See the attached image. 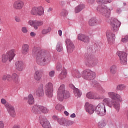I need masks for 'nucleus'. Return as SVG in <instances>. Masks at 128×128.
I'll list each match as a JSON object with an SVG mask.
<instances>
[{
	"label": "nucleus",
	"instance_id": "nucleus-40",
	"mask_svg": "<svg viewBox=\"0 0 128 128\" xmlns=\"http://www.w3.org/2000/svg\"><path fill=\"white\" fill-rule=\"evenodd\" d=\"M98 4H110L112 2V0H96Z\"/></svg>",
	"mask_w": 128,
	"mask_h": 128
},
{
	"label": "nucleus",
	"instance_id": "nucleus-24",
	"mask_svg": "<svg viewBox=\"0 0 128 128\" xmlns=\"http://www.w3.org/2000/svg\"><path fill=\"white\" fill-rule=\"evenodd\" d=\"M24 100H28L27 102L30 106H32L34 104V98L32 94H29L28 96L24 97Z\"/></svg>",
	"mask_w": 128,
	"mask_h": 128
},
{
	"label": "nucleus",
	"instance_id": "nucleus-22",
	"mask_svg": "<svg viewBox=\"0 0 128 128\" xmlns=\"http://www.w3.org/2000/svg\"><path fill=\"white\" fill-rule=\"evenodd\" d=\"M24 2L22 0H18L14 2L13 4V8L15 10H22L24 8Z\"/></svg>",
	"mask_w": 128,
	"mask_h": 128
},
{
	"label": "nucleus",
	"instance_id": "nucleus-64",
	"mask_svg": "<svg viewBox=\"0 0 128 128\" xmlns=\"http://www.w3.org/2000/svg\"><path fill=\"white\" fill-rule=\"evenodd\" d=\"M52 118H53L54 120H58V117L56 116H53Z\"/></svg>",
	"mask_w": 128,
	"mask_h": 128
},
{
	"label": "nucleus",
	"instance_id": "nucleus-4",
	"mask_svg": "<svg viewBox=\"0 0 128 128\" xmlns=\"http://www.w3.org/2000/svg\"><path fill=\"white\" fill-rule=\"evenodd\" d=\"M96 10L98 14H101L107 18L110 16V9L108 8L104 4L99 5L96 8Z\"/></svg>",
	"mask_w": 128,
	"mask_h": 128
},
{
	"label": "nucleus",
	"instance_id": "nucleus-1",
	"mask_svg": "<svg viewBox=\"0 0 128 128\" xmlns=\"http://www.w3.org/2000/svg\"><path fill=\"white\" fill-rule=\"evenodd\" d=\"M33 56L36 57V62L39 66H44L50 64L52 56L50 53H47L44 50H40L38 47H34L32 51Z\"/></svg>",
	"mask_w": 128,
	"mask_h": 128
},
{
	"label": "nucleus",
	"instance_id": "nucleus-39",
	"mask_svg": "<svg viewBox=\"0 0 128 128\" xmlns=\"http://www.w3.org/2000/svg\"><path fill=\"white\" fill-rule=\"evenodd\" d=\"M110 74L114 75L116 74V65H112L110 68Z\"/></svg>",
	"mask_w": 128,
	"mask_h": 128
},
{
	"label": "nucleus",
	"instance_id": "nucleus-10",
	"mask_svg": "<svg viewBox=\"0 0 128 128\" xmlns=\"http://www.w3.org/2000/svg\"><path fill=\"white\" fill-rule=\"evenodd\" d=\"M98 64V60L90 56H88L85 61V64L86 66H89L90 68H94Z\"/></svg>",
	"mask_w": 128,
	"mask_h": 128
},
{
	"label": "nucleus",
	"instance_id": "nucleus-41",
	"mask_svg": "<svg viewBox=\"0 0 128 128\" xmlns=\"http://www.w3.org/2000/svg\"><path fill=\"white\" fill-rule=\"evenodd\" d=\"M56 50L58 52H62L64 48H62V44L60 42H58L56 46Z\"/></svg>",
	"mask_w": 128,
	"mask_h": 128
},
{
	"label": "nucleus",
	"instance_id": "nucleus-58",
	"mask_svg": "<svg viewBox=\"0 0 128 128\" xmlns=\"http://www.w3.org/2000/svg\"><path fill=\"white\" fill-rule=\"evenodd\" d=\"M116 12H117V14H120V12H122V10L120 8H117Z\"/></svg>",
	"mask_w": 128,
	"mask_h": 128
},
{
	"label": "nucleus",
	"instance_id": "nucleus-29",
	"mask_svg": "<svg viewBox=\"0 0 128 128\" xmlns=\"http://www.w3.org/2000/svg\"><path fill=\"white\" fill-rule=\"evenodd\" d=\"M30 52V46L28 44H24L22 46V53L24 56L28 54Z\"/></svg>",
	"mask_w": 128,
	"mask_h": 128
},
{
	"label": "nucleus",
	"instance_id": "nucleus-8",
	"mask_svg": "<svg viewBox=\"0 0 128 128\" xmlns=\"http://www.w3.org/2000/svg\"><path fill=\"white\" fill-rule=\"evenodd\" d=\"M95 112L96 114L100 116H104L106 114V106L102 102L99 103L96 106Z\"/></svg>",
	"mask_w": 128,
	"mask_h": 128
},
{
	"label": "nucleus",
	"instance_id": "nucleus-53",
	"mask_svg": "<svg viewBox=\"0 0 128 128\" xmlns=\"http://www.w3.org/2000/svg\"><path fill=\"white\" fill-rule=\"evenodd\" d=\"M7 76V80L8 82H10L12 80V76L10 74H6Z\"/></svg>",
	"mask_w": 128,
	"mask_h": 128
},
{
	"label": "nucleus",
	"instance_id": "nucleus-6",
	"mask_svg": "<svg viewBox=\"0 0 128 128\" xmlns=\"http://www.w3.org/2000/svg\"><path fill=\"white\" fill-rule=\"evenodd\" d=\"M96 72L90 69L84 70L82 73V78L86 80H92L96 78Z\"/></svg>",
	"mask_w": 128,
	"mask_h": 128
},
{
	"label": "nucleus",
	"instance_id": "nucleus-16",
	"mask_svg": "<svg viewBox=\"0 0 128 128\" xmlns=\"http://www.w3.org/2000/svg\"><path fill=\"white\" fill-rule=\"evenodd\" d=\"M28 24L33 26L34 30H38L39 26H42L44 24V22L40 20H30L28 21Z\"/></svg>",
	"mask_w": 128,
	"mask_h": 128
},
{
	"label": "nucleus",
	"instance_id": "nucleus-7",
	"mask_svg": "<svg viewBox=\"0 0 128 128\" xmlns=\"http://www.w3.org/2000/svg\"><path fill=\"white\" fill-rule=\"evenodd\" d=\"M1 103L2 104H4L10 116L14 118V116H16V110H14V108L12 104L6 103V100L4 98L1 99Z\"/></svg>",
	"mask_w": 128,
	"mask_h": 128
},
{
	"label": "nucleus",
	"instance_id": "nucleus-21",
	"mask_svg": "<svg viewBox=\"0 0 128 128\" xmlns=\"http://www.w3.org/2000/svg\"><path fill=\"white\" fill-rule=\"evenodd\" d=\"M85 110L89 114H92L94 112V106L90 104L88 102H86L84 106Z\"/></svg>",
	"mask_w": 128,
	"mask_h": 128
},
{
	"label": "nucleus",
	"instance_id": "nucleus-28",
	"mask_svg": "<svg viewBox=\"0 0 128 128\" xmlns=\"http://www.w3.org/2000/svg\"><path fill=\"white\" fill-rule=\"evenodd\" d=\"M86 98L92 100H100V96L92 92H89L86 95Z\"/></svg>",
	"mask_w": 128,
	"mask_h": 128
},
{
	"label": "nucleus",
	"instance_id": "nucleus-15",
	"mask_svg": "<svg viewBox=\"0 0 128 128\" xmlns=\"http://www.w3.org/2000/svg\"><path fill=\"white\" fill-rule=\"evenodd\" d=\"M106 36H107L108 41V44H112L116 40V34L110 30H108L106 32Z\"/></svg>",
	"mask_w": 128,
	"mask_h": 128
},
{
	"label": "nucleus",
	"instance_id": "nucleus-27",
	"mask_svg": "<svg viewBox=\"0 0 128 128\" xmlns=\"http://www.w3.org/2000/svg\"><path fill=\"white\" fill-rule=\"evenodd\" d=\"M36 94L37 96H44V85L42 84H41L36 90Z\"/></svg>",
	"mask_w": 128,
	"mask_h": 128
},
{
	"label": "nucleus",
	"instance_id": "nucleus-19",
	"mask_svg": "<svg viewBox=\"0 0 128 128\" xmlns=\"http://www.w3.org/2000/svg\"><path fill=\"white\" fill-rule=\"evenodd\" d=\"M58 122L60 126H70L72 124V122L66 120L64 118H60L58 119Z\"/></svg>",
	"mask_w": 128,
	"mask_h": 128
},
{
	"label": "nucleus",
	"instance_id": "nucleus-56",
	"mask_svg": "<svg viewBox=\"0 0 128 128\" xmlns=\"http://www.w3.org/2000/svg\"><path fill=\"white\" fill-rule=\"evenodd\" d=\"M2 80H7V75H6V74L3 75V76L2 77Z\"/></svg>",
	"mask_w": 128,
	"mask_h": 128
},
{
	"label": "nucleus",
	"instance_id": "nucleus-48",
	"mask_svg": "<svg viewBox=\"0 0 128 128\" xmlns=\"http://www.w3.org/2000/svg\"><path fill=\"white\" fill-rule=\"evenodd\" d=\"M97 90L98 92H100V94H102L106 92V90H104V88L100 86L97 88Z\"/></svg>",
	"mask_w": 128,
	"mask_h": 128
},
{
	"label": "nucleus",
	"instance_id": "nucleus-20",
	"mask_svg": "<svg viewBox=\"0 0 128 128\" xmlns=\"http://www.w3.org/2000/svg\"><path fill=\"white\" fill-rule=\"evenodd\" d=\"M100 46L102 43L100 42H96L94 45L90 46L89 48L88 49V52H96V50H100Z\"/></svg>",
	"mask_w": 128,
	"mask_h": 128
},
{
	"label": "nucleus",
	"instance_id": "nucleus-61",
	"mask_svg": "<svg viewBox=\"0 0 128 128\" xmlns=\"http://www.w3.org/2000/svg\"><path fill=\"white\" fill-rule=\"evenodd\" d=\"M58 35L60 36H62V30H59L58 31Z\"/></svg>",
	"mask_w": 128,
	"mask_h": 128
},
{
	"label": "nucleus",
	"instance_id": "nucleus-54",
	"mask_svg": "<svg viewBox=\"0 0 128 128\" xmlns=\"http://www.w3.org/2000/svg\"><path fill=\"white\" fill-rule=\"evenodd\" d=\"M4 128V122L0 121V128Z\"/></svg>",
	"mask_w": 128,
	"mask_h": 128
},
{
	"label": "nucleus",
	"instance_id": "nucleus-62",
	"mask_svg": "<svg viewBox=\"0 0 128 128\" xmlns=\"http://www.w3.org/2000/svg\"><path fill=\"white\" fill-rule=\"evenodd\" d=\"M64 115H65V116H68V114H70L68 113V112L67 111H64Z\"/></svg>",
	"mask_w": 128,
	"mask_h": 128
},
{
	"label": "nucleus",
	"instance_id": "nucleus-49",
	"mask_svg": "<svg viewBox=\"0 0 128 128\" xmlns=\"http://www.w3.org/2000/svg\"><path fill=\"white\" fill-rule=\"evenodd\" d=\"M68 14V11L66 10H63L60 13V16H66Z\"/></svg>",
	"mask_w": 128,
	"mask_h": 128
},
{
	"label": "nucleus",
	"instance_id": "nucleus-35",
	"mask_svg": "<svg viewBox=\"0 0 128 128\" xmlns=\"http://www.w3.org/2000/svg\"><path fill=\"white\" fill-rule=\"evenodd\" d=\"M84 8V5L81 4L76 7L74 12L75 14H78V12H82V10Z\"/></svg>",
	"mask_w": 128,
	"mask_h": 128
},
{
	"label": "nucleus",
	"instance_id": "nucleus-9",
	"mask_svg": "<svg viewBox=\"0 0 128 128\" xmlns=\"http://www.w3.org/2000/svg\"><path fill=\"white\" fill-rule=\"evenodd\" d=\"M40 111L44 114H48V110L42 106L36 104L32 106V112H34V114H38Z\"/></svg>",
	"mask_w": 128,
	"mask_h": 128
},
{
	"label": "nucleus",
	"instance_id": "nucleus-63",
	"mask_svg": "<svg viewBox=\"0 0 128 128\" xmlns=\"http://www.w3.org/2000/svg\"><path fill=\"white\" fill-rule=\"evenodd\" d=\"M52 8H50L48 9V12H52Z\"/></svg>",
	"mask_w": 128,
	"mask_h": 128
},
{
	"label": "nucleus",
	"instance_id": "nucleus-11",
	"mask_svg": "<svg viewBox=\"0 0 128 128\" xmlns=\"http://www.w3.org/2000/svg\"><path fill=\"white\" fill-rule=\"evenodd\" d=\"M122 24V22L115 18H112L110 20V26L113 32H116L120 30V26Z\"/></svg>",
	"mask_w": 128,
	"mask_h": 128
},
{
	"label": "nucleus",
	"instance_id": "nucleus-52",
	"mask_svg": "<svg viewBox=\"0 0 128 128\" xmlns=\"http://www.w3.org/2000/svg\"><path fill=\"white\" fill-rule=\"evenodd\" d=\"M14 20L16 22H21L20 18L18 16H15Z\"/></svg>",
	"mask_w": 128,
	"mask_h": 128
},
{
	"label": "nucleus",
	"instance_id": "nucleus-44",
	"mask_svg": "<svg viewBox=\"0 0 128 128\" xmlns=\"http://www.w3.org/2000/svg\"><path fill=\"white\" fill-rule=\"evenodd\" d=\"M126 88V86L124 84H120L116 87L117 90H124Z\"/></svg>",
	"mask_w": 128,
	"mask_h": 128
},
{
	"label": "nucleus",
	"instance_id": "nucleus-50",
	"mask_svg": "<svg viewBox=\"0 0 128 128\" xmlns=\"http://www.w3.org/2000/svg\"><path fill=\"white\" fill-rule=\"evenodd\" d=\"M54 70H52L50 72H49V76L50 78H54Z\"/></svg>",
	"mask_w": 128,
	"mask_h": 128
},
{
	"label": "nucleus",
	"instance_id": "nucleus-32",
	"mask_svg": "<svg viewBox=\"0 0 128 128\" xmlns=\"http://www.w3.org/2000/svg\"><path fill=\"white\" fill-rule=\"evenodd\" d=\"M66 70H64L62 71V72L59 74L58 76V78L60 80H64L66 78Z\"/></svg>",
	"mask_w": 128,
	"mask_h": 128
},
{
	"label": "nucleus",
	"instance_id": "nucleus-12",
	"mask_svg": "<svg viewBox=\"0 0 128 128\" xmlns=\"http://www.w3.org/2000/svg\"><path fill=\"white\" fill-rule=\"evenodd\" d=\"M45 94L48 98H52L54 92V85L51 82L46 84L45 88Z\"/></svg>",
	"mask_w": 128,
	"mask_h": 128
},
{
	"label": "nucleus",
	"instance_id": "nucleus-23",
	"mask_svg": "<svg viewBox=\"0 0 128 128\" xmlns=\"http://www.w3.org/2000/svg\"><path fill=\"white\" fill-rule=\"evenodd\" d=\"M42 78V72L40 70H36L34 73V80L36 82H40Z\"/></svg>",
	"mask_w": 128,
	"mask_h": 128
},
{
	"label": "nucleus",
	"instance_id": "nucleus-34",
	"mask_svg": "<svg viewBox=\"0 0 128 128\" xmlns=\"http://www.w3.org/2000/svg\"><path fill=\"white\" fill-rule=\"evenodd\" d=\"M72 75L74 78H80L82 77V74L78 70L72 71Z\"/></svg>",
	"mask_w": 128,
	"mask_h": 128
},
{
	"label": "nucleus",
	"instance_id": "nucleus-31",
	"mask_svg": "<svg viewBox=\"0 0 128 128\" xmlns=\"http://www.w3.org/2000/svg\"><path fill=\"white\" fill-rule=\"evenodd\" d=\"M44 14V10L42 6L37 7V16H40Z\"/></svg>",
	"mask_w": 128,
	"mask_h": 128
},
{
	"label": "nucleus",
	"instance_id": "nucleus-17",
	"mask_svg": "<svg viewBox=\"0 0 128 128\" xmlns=\"http://www.w3.org/2000/svg\"><path fill=\"white\" fill-rule=\"evenodd\" d=\"M66 44L67 52L68 54L72 52L74 50V44L72 42L70 39H66Z\"/></svg>",
	"mask_w": 128,
	"mask_h": 128
},
{
	"label": "nucleus",
	"instance_id": "nucleus-42",
	"mask_svg": "<svg viewBox=\"0 0 128 128\" xmlns=\"http://www.w3.org/2000/svg\"><path fill=\"white\" fill-rule=\"evenodd\" d=\"M91 86L98 88L100 86V83H98V82L96 80H92L91 82Z\"/></svg>",
	"mask_w": 128,
	"mask_h": 128
},
{
	"label": "nucleus",
	"instance_id": "nucleus-30",
	"mask_svg": "<svg viewBox=\"0 0 128 128\" xmlns=\"http://www.w3.org/2000/svg\"><path fill=\"white\" fill-rule=\"evenodd\" d=\"M98 23V20H96V17L92 18L88 22V24L90 26H96V24Z\"/></svg>",
	"mask_w": 128,
	"mask_h": 128
},
{
	"label": "nucleus",
	"instance_id": "nucleus-59",
	"mask_svg": "<svg viewBox=\"0 0 128 128\" xmlns=\"http://www.w3.org/2000/svg\"><path fill=\"white\" fill-rule=\"evenodd\" d=\"M70 118H76V114L74 113L70 115Z\"/></svg>",
	"mask_w": 128,
	"mask_h": 128
},
{
	"label": "nucleus",
	"instance_id": "nucleus-33",
	"mask_svg": "<svg viewBox=\"0 0 128 128\" xmlns=\"http://www.w3.org/2000/svg\"><path fill=\"white\" fill-rule=\"evenodd\" d=\"M12 78L16 84H18L20 82V78L16 74L13 73L12 76Z\"/></svg>",
	"mask_w": 128,
	"mask_h": 128
},
{
	"label": "nucleus",
	"instance_id": "nucleus-47",
	"mask_svg": "<svg viewBox=\"0 0 128 128\" xmlns=\"http://www.w3.org/2000/svg\"><path fill=\"white\" fill-rule=\"evenodd\" d=\"M121 41L124 44H126V43L128 42V36L126 35V36H123L122 38V40H121Z\"/></svg>",
	"mask_w": 128,
	"mask_h": 128
},
{
	"label": "nucleus",
	"instance_id": "nucleus-36",
	"mask_svg": "<svg viewBox=\"0 0 128 128\" xmlns=\"http://www.w3.org/2000/svg\"><path fill=\"white\" fill-rule=\"evenodd\" d=\"M106 126V121L104 120H100L98 124V128H104Z\"/></svg>",
	"mask_w": 128,
	"mask_h": 128
},
{
	"label": "nucleus",
	"instance_id": "nucleus-46",
	"mask_svg": "<svg viewBox=\"0 0 128 128\" xmlns=\"http://www.w3.org/2000/svg\"><path fill=\"white\" fill-rule=\"evenodd\" d=\"M56 110H57L60 112L62 110V108H64V106H62V105L60 104H58L56 106Z\"/></svg>",
	"mask_w": 128,
	"mask_h": 128
},
{
	"label": "nucleus",
	"instance_id": "nucleus-43",
	"mask_svg": "<svg viewBox=\"0 0 128 128\" xmlns=\"http://www.w3.org/2000/svg\"><path fill=\"white\" fill-rule=\"evenodd\" d=\"M30 14L32 16H38V12H37V7L34 6L30 10Z\"/></svg>",
	"mask_w": 128,
	"mask_h": 128
},
{
	"label": "nucleus",
	"instance_id": "nucleus-37",
	"mask_svg": "<svg viewBox=\"0 0 128 128\" xmlns=\"http://www.w3.org/2000/svg\"><path fill=\"white\" fill-rule=\"evenodd\" d=\"M74 94L77 98H80L82 96V92H80L78 88H76L74 90Z\"/></svg>",
	"mask_w": 128,
	"mask_h": 128
},
{
	"label": "nucleus",
	"instance_id": "nucleus-38",
	"mask_svg": "<svg viewBox=\"0 0 128 128\" xmlns=\"http://www.w3.org/2000/svg\"><path fill=\"white\" fill-rule=\"evenodd\" d=\"M52 32V28L48 26L46 28H44L42 30V34L46 35L48 34H49V32Z\"/></svg>",
	"mask_w": 128,
	"mask_h": 128
},
{
	"label": "nucleus",
	"instance_id": "nucleus-51",
	"mask_svg": "<svg viewBox=\"0 0 128 128\" xmlns=\"http://www.w3.org/2000/svg\"><path fill=\"white\" fill-rule=\"evenodd\" d=\"M22 32L24 34H26V32H28V29L26 27H22Z\"/></svg>",
	"mask_w": 128,
	"mask_h": 128
},
{
	"label": "nucleus",
	"instance_id": "nucleus-26",
	"mask_svg": "<svg viewBox=\"0 0 128 128\" xmlns=\"http://www.w3.org/2000/svg\"><path fill=\"white\" fill-rule=\"evenodd\" d=\"M78 38L79 40L84 42H90V37L86 34H78Z\"/></svg>",
	"mask_w": 128,
	"mask_h": 128
},
{
	"label": "nucleus",
	"instance_id": "nucleus-55",
	"mask_svg": "<svg viewBox=\"0 0 128 128\" xmlns=\"http://www.w3.org/2000/svg\"><path fill=\"white\" fill-rule=\"evenodd\" d=\"M69 86H70V88H72L73 90H74V89L76 88L72 84H70Z\"/></svg>",
	"mask_w": 128,
	"mask_h": 128
},
{
	"label": "nucleus",
	"instance_id": "nucleus-18",
	"mask_svg": "<svg viewBox=\"0 0 128 128\" xmlns=\"http://www.w3.org/2000/svg\"><path fill=\"white\" fill-rule=\"evenodd\" d=\"M16 69L18 72H22L26 68V64L24 63V62L22 60H18L15 63Z\"/></svg>",
	"mask_w": 128,
	"mask_h": 128
},
{
	"label": "nucleus",
	"instance_id": "nucleus-45",
	"mask_svg": "<svg viewBox=\"0 0 128 128\" xmlns=\"http://www.w3.org/2000/svg\"><path fill=\"white\" fill-rule=\"evenodd\" d=\"M56 69L58 71L60 72L62 70V64L60 62H58L56 64Z\"/></svg>",
	"mask_w": 128,
	"mask_h": 128
},
{
	"label": "nucleus",
	"instance_id": "nucleus-14",
	"mask_svg": "<svg viewBox=\"0 0 128 128\" xmlns=\"http://www.w3.org/2000/svg\"><path fill=\"white\" fill-rule=\"evenodd\" d=\"M40 121L41 126H42L44 128H52L50 126V124L48 120V119L44 116H40Z\"/></svg>",
	"mask_w": 128,
	"mask_h": 128
},
{
	"label": "nucleus",
	"instance_id": "nucleus-25",
	"mask_svg": "<svg viewBox=\"0 0 128 128\" xmlns=\"http://www.w3.org/2000/svg\"><path fill=\"white\" fill-rule=\"evenodd\" d=\"M108 96L110 98H112V100H114L115 102H116V100H120V96L118 94H116L114 92H108Z\"/></svg>",
	"mask_w": 128,
	"mask_h": 128
},
{
	"label": "nucleus",
	"instance_id": "nucleus-60",
	"mask_svg": "<svg viewBox=\"0 0 128 128\" xmlns=\"http://www.w3.org/2000/svg\"><path fill=\"white\" fill-rule=\"evenodd\" d=\"M20 126L18 124H15L13 128H20Z\"/></svg>",
	"mask_w": 128,
	"mask_h": 128
},
{
	"label": "nucleus",
	"instance_id": "nucleus-57",
	"mask_svg": "<svg viewBox=\"0 0 128 128\" xmlns=\"http://www.w3.org/2000/svg\"><path fill=\"white\" fill-rule=\"evenodd\" d=\"M36 33H34V32H33L30 33V36H32V37L36 36Z\"/></svg>",
	"mask_w": 128,
	"mask_h": 128
},
{
	"label": "nucleus",
	"instance_id": "nucleus-2",
	"mask_svg": "<svg viewBox=\"0 0 128 128\" xmlns=\"http://www.w3.org/2000/svg\"><path fill=\"white\" fill-rule=\"evenodd\" d=\"M70 96V92L66 90V86L62 84L60 86L58 91V99L60 102H62L64 98H68Z\"/></svg>",
	"mask_w": 128,
	"mask_h": 128
},
{
	"label": "nucleus",
	"instance_id": "nucleus-13",
	"mask_svg": "<svg viewBox=\"0 0 128 128\" xmlns=\"http://www.w3.org/2000/svg\"><path fill=\"white\" fill-rule=\"evenodd\" d=\"M117 54L120 58V63L121 64H126L128 62V54L124 52L118 51Z\"/></svg>",
	"mask_w": 128,
	"mask_h": 128
},
{
	"label": "nucleus",
	"instance_id": "nucleus-5",
	"mask_svg": "<svg viewBox=\"0 0 128 128\" xmlns=\"http://www.w3.org/2000/svg\"><path fill=\"white\" fill-rule=\"evenodd\" d=\"M103 102L107 104V106H109V108H112V106H114V108L116 110L117 112H120V102L114 100H112L110 99V98H104L103 100Z\"/></svg>",
	"mask_w": 128,
	"mask_h": 128
},
{
	"label": "nucleus",
	"instance_id": "nucleus-3",
	"mask_svg": "<svg viewBox=\"0 0 128 128\" xmlns=\"http://www.w3.org/2000/svg\"><path fill=\"white\" fill-rule=\"evenodd\" d=\"M16 56V50L12 49L8 51L6 54H3L2 56V62H6L8 60L10 62Z\"/></svg>",
	"mask_w": 128,
	"mask_h": 128
}]
</instances>
